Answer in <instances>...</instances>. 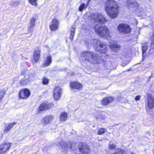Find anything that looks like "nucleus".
<instances>
[{
	"label": "nucleus",
	"instance_id": "obj_21",
	"mask_svg": "<svg viewBox=\"0 0 154 154\" xmlns=\"http://www.w3.org/2000/svg\"><path fill=\"white\" fill-rule=\"evenodd\" d=\"M71 87L72 88L80 90L82 88V85L81 83L75 82H72L70 83Z\"/></svg>",
	"mask_w": 154,
	"mask_h": 154
},
{
	"label": "nucleus",
	"instance_id": "obj_11",
	"mask_svg": "<svg viewBox=\"0 0 154 154\" xmlns=\"http://www.w3.org/2000/svg\"><path fill=\"white\" fill-rule=\"evenodd\" d=\"M54 119V117L52 115H48L41 120L42 123L44 125L48 124L52 121Z\"/></svg>",
	"mask_w": 154,
	"mask_h": 154
},
{
	"label": "nucleus",
	"instance_id": "obj_24",
	"mask_svg": "<svg viewBox=\"0 0 154 154\" xmlns=\"http://www.w3.org/2000/svg\"><path fill=\"white\" fill-rule=\"evenodd\" d=\"M52 62L51 57L50 56H48L46 59L45 61V63L43 64L44 67H46L49 66Z\"/></svg>",
	"mask_w": 154,
	"mask_h": 154
},
{
	"label": "nucleus",
	"instance_id": "obj_12",
	"mask_svg": "<svg viewBox=\"0 0 154 154\" xmlns=\"http://www.w3.org/2000/svg\"><path fill=\"white\" fill-rule=\"evenodd\" d=\"M61 88L60 87H56L55 88L54 91V96L55 99H59L61 95Z\"/></svg>",
	"mask_w": 154,
	"mask_h": 154
},
{
	"label": "nucleus",
	"instance_id": "obj_20",
	"mask_svg": "<svg viewBox=\"0 0 154 154\" xmlns=\"http://www.w3.org/2000/svg\"><path fill=\"white\" fill-rule=\"evenodd\" d=\"M40 50L38 48L35 50L34 51L33 59L35 62L37 63L38 61L40 58Z\"/></svg>",
	"mask_w": 154,
	"mask_h": 154
},
{
	"label": "nucleus",
	"instance_id": "obj_35",
	"mask_svg": "<svg viewBox=\"0 0 154 154\" xmlns=\"http://www.w3.org/2000/svg\"><path fill=\"white\" fill-rule=\"evenodd\" d=\"M105 129L104 128H101L98 131V134L99 135L102 134L105 132Z\"/></svg>",
	"mask_w": 154,
	"mask_h": 154
},
{
	"label": "nucleus",
	"instance_id": "obj_41",
	"mask_svg": "<svg viewBox=\"0 0 154 154\" xmlns=\"http://www.w3.org/2000/svg\"><path fill=\"white\" fill-rule=\"evenodd\" d=\"M153 154H154V150H153Z\"/></svg>",
	"mask_w": 154,
	"mask_h": 154
},
{
	"label": "nucleus",
	"instance_id": "obj_4",
	"mask_svg": "<svg viewBox=\"0 0 154 154\" xmlns=\"http://www.w3.org/2000/svg\"><path fill=\"white\" fill-rule=\"evenodd\" d=\"M128 8L133 11H136L139 7L138 3L134 0H128L126 2Z\"/></svg>",
	"mask_w": 154,
	"mask_h": 154
},
{
	"label": "nucleus",
	"instance_id": "obj_31",
	"mask_svg": "<svg viewBox=\"0 0 154 154\" xmlns=\"http://www.w3.org/2000/svg\"><path fill=\"white\" fill-rule=\"evenodd\" d=\"M28 2L30 4L35 7L38 6L37 0H28Z\"/></svg>",
	"mask_w": 154,
	"mask_h": 154
},
{
	"label": "nucleus",
	"instance_id": "obj_6",
	"mask_svg": "<svg viewBox=\"0 0 154 154\" xmlns=\"http://www.w3.org/2000/svg\"><path fill=\"white\" fill-rule=\"evenodd\" d=\"M118 30L120 32L126 34L129 33L131 30V29L128 25L121 24L119 26Z\"/></svg>",
	"mask_w": 154,
	"mask_h": 154
},
{
	"label": "nucleus",
	"instance_id": "obj_37",
	"mask_svg": "<svg viewBox=\"0 0 154 154\" xmlns=\"http://www.w3.org/2000/svg\"><path fill=\"white\" fill-rule=\"evenodd\" d=\"M109 147L110 149H112L116 148V146L113 144H109Z\"/></svg>",
	"mask_w": 154,
	"mask_h": 154
},
{
	"label": "nucleus",
	"instance_id": "obj_3",
	"mask_svg": "<svg viewBox=\"0 0 154 154\" xmlns=\"http://www.w3.org/2000/svg\"><path fill=\"white\" fill-rule=\"evenodd\" d=\"M82 59L92 63H100L103 61V59L97 54L90 52H84L82 53Z\"/></svg>",
	"mask_w": 154,
	"mask_h": 154
},
{
	"label": "nucleus",
	"instance_id": "obj_36",
	"mask_svg": "<svg viewBox=\"0 0 154 154\" xmlns=\"http://www.w3.org/2000/svg\"><path fill=\"white\" fill-rule=\"evenodd\" d=\"M42 83L44 85L47 84L48 83V80L45 77H44L43 79Z\"/></svg>",
	"mask_w": 154,
	"mask_h": 154
},
{
	"label": "nucleus",
	"instance_id": "obj_28",
	"mask_svg": "<svg viewBox=\"0 0 154 154\" xmlns=\"http://www.w3.org/2000/svg\"><path fill=\"white\" fill-rule=\"evenodd\" d=\"M29 81V79L26 76L25 77L24 79L22 80L20 82V85L21 86H24L28 84Z\"/></svg>",
	"mask_w": 154,
	"mask_h": 154
},
{
	"label": "nucleus",
	"instance_id": "obj_1",
	"mask_svg": "<svg viewBox=\"0 0 154 154\" xmlns=\"http://www.w3.org/2000/svg\"><path fill=\"white\" fill-rule=\"evenodd\" d=\"M90 17L92 20L96 22L94 26L95 32L103 38L108 36L109 32L108 29L102 24L106 21L105 18L102 15L98 14H91Z\"/></svg>",
	"mask_w": 154,
	"mask_h": 154
},
{
	"label": "nucleus",
	"instance_id": "obj_25",
	"mask_svg": "<svg viewBox=\"0 0 154 154\" xmlns=\"http://www.w3.org/2000/svg\"><path fill=\"white\" fill-rule=\"evenodd\" d=\"M120 46L116 43L114 42L110 46L111 49L114 52H116L120 49Z\"/></svg>",
	"mask_w": 154,
	"mask_h": 154
},
{
	"label": "nucleus",
	"instance_id": "obj_17",
	"mask_svg": "<svg viewBox=\"0 0 154 154\" xmlns=\"http://www.w3.org/2000/svg\"><path fill=\"white\" fill-rule=\"evenodd\" d=\"M36 19L34 17H32L30 21V25L28 27V32H32L33 31V28L35 25V22Z\"/></svg>",
	"mask_w": 154,
	"mask_h": 154
},
{
	"label": "nucleus",
	"instance_id": "obj_27",
	"mask_svg": "<svg viewBox=\"0 0 154 154\" xmlns=\"http://www.w3.org/2000/svg\"><path fill=\"white\" fill-rule=\"evenodd\" d=\"M20 2L18 0H12L10 3V5L12 7H16L20 3Z\"/></svg>",
	"mask_w": 154,
	"mask_h": 154
},
{
	"label": "nucleus",
	"instance_id": "obj_19",
	"mask_svg": "<svg viewBox=\"0 0 154 154\" xmlns=\"http://www.w3.org/2000/svg\"><path fill=\"white\" fill-rule=\"evenodd\" d=\"M71 145V143H69V144H68L67 143L62 141L59 144V146L60 148V147L64 150H67L68 148L72 149Z\"/></svg>",
	"mask_w": 154,
	"mask_h": 154
},
{
	"label": "nucleus",
	"instance_id": "obj_2",
	"mask_svg": "<svg viewBox=\"0 0 154 154\" xmlns=\"http://www.w3.org/2000/svg\"><path fill=\"white\" fill-rule=\"evenodd\" d=\"M104 9L107 14L111 18H116L118 14L119 7L114 0H107L105 2Z\"/></svg>",
	"mask_w": 154,
	"mask_h": 154
},
{
	"label": "nucleus",
	"instance_id": "obj_18",
	"mask_svg": "<svg viewBox=\"0 0 154 154\" xmlns=\"http://www.w3.org/2000/svg\"><path fill=\"white\" fill-rule=\"evenodd\" d=\"M52 104L49 103H43L39 107V110L42 111L51 108L52 106Z\"/></svg>",
	"mask_w": 154,
	"mask_h": 154
},
{
	"label": "nucleus",
	"instance_id": "obj_33",
	"mask_svg": "<svg viewBox=\"0 0 154 154\" xmlns=\"http://www.w3.org/2000/svg\"><path fill=\"white\" fill-rule=\"evenodd\" d=\"M148 46L147 44H146L145 45L143 46L142 47V50L143 51V55L144 54L146 53V52Z\"/></svg>",
	"mask_w": 154,
	"mask_h": 154
},
{
	"label": "nucleus",
	"instance_id": "obj_34",
	"mask_svg": "<svg viewBox=\"0 0 154 154\" xmlns=\"http://www.w3.org/2000/svg\"><path fill=\"white\" fill-rule=\"evenodd\" d=\"M114 154H127V153L124 150L120 149L117 150Z\"/></svg>",
	"mask_w": 154,
	"mask_h": 154
},
{
	"label": "nucleus",
	"instance_id": "obj_32",
	"mask_svg": "<svg viewBox=\"0 0 154 154\" xmlns=\"http://www.w3.org/2000/svg\"><path fill=\"white\" fill-rule=\"evenodd\" d=\"M140 29L139 28H137L135 29L134 33L136 37H137L140 34Z\"/></svg>",
	"mask_w": 154,
	"mask_h": 154
},
{
	"label": "nucleus",
	"instance_id": "obj_23",
	"mask_svg": "<svg viewBox=\"0 0 154 154\" xmlns=\"http://www.w3.org/2000/svg\"><path fill=\"white\" fill-rule=\"evenodd\" d=\"M94 118L98 120H104L106 119L105 115L101 113H97L94 116Z\"/></svg>",
	"mask_w": 154,
	"mask_h": 154
},
{
	"label": "nucleus",
	"instance_id": "obj_8",
	"mask_svg": "<svg viewBox=\"0 0 154 154\" xmlns=\"http://www.w3.org/2000/svg\"><path fill=\"white\" fill-rule=\"evenodd\" d=\"M30 92L29 90L26 89H22L19 93V97L22 99H27L30 95Z\"/></svg>",
	"mask_w": 154,
	"mask_h": 154
},
{
	"label": "nucleus",
	"instance_id": "obj_5",
	"mask_svg": "<svg viewBox=\"0 0 154 154\" xmlns=\"http://www.w3.org/2000/svg\"><path fill=\"white\" fill-rule=\"evenodd\" d=\"M78 147L79 151L82 154H89L91 152L90 148L86 144L81 143Z\"/></svg>",
	"mask_w": 154,
	"mask_h": 154
},
{
	"label": "nucleus",
	"instance_id": "obj_14",
	"mask_svg": "<svg viewBox=\"0 0 154 154\" xmlns=\"http://www.w3.org/2000/svg\"><path fill=\"white\" fill-rule=\"evenodd\" d=\"M101 42L98 40L97 39H93L88 40L85 41V43L88 45H92L95 47L98 46L100 44Z\"/></svg>",
	"mask_w": 154,
	"mask_h": 154
},
{
	"label": "nucleus",
	"instance_id": "obj_16",
	"mask_svg": "<svg viewBox=\"0 0 154 154\" xmlns=\"http://www.w3.org/2000/svg\"><path fill=\"white\" fill-rule=\"evenodd\" d=\"M150 39L151 43L150 45V49L149 50V53L150 54H152L153 49H154V31L150 34Z\"/></svg>",
	"mask_w": 154,
	"mask_h": 154
},
{
	"label": "nucleus",
	"instance_id": "obj_7",
	"mask_svg": "<svg viewBox=\"0 0 154 154\" xmlns=\"http://www.w3.org/2000/svg\"><path fill=\"white\" fill-rule=\"evenodd\" d=\"M146 106V109L147 110H148L149 109H152L154 107V98L151 95H148Z\"/></svg>",
	"mask_w": 154,
	"mask_h": 154
},
{
	"label": "nucleus",
	"instance_id": "obj_13",
	"mask_svg": "<svg viewBox=\"0 0 154 154\" xmlns=\"http://www.w3.org/2000/svg\"><path fill=\"white\" fill-rule=\"evenodd\" d=\"M58 21L57 19L54 18L52 20L50 26V28L51 31H55L58 29Z\"/></svg>",
	"mask_w": 154,
	"mask_h": 154
},
{
	"label": "nucleus",
	"instance_id": "obj_26",
	"mask_svg": "<svg viewBox=\"0 0 154 154\" xmlns=\"http://www.w3.org/2000/svg\"><path fill=\"white\" fill-rule=\"evenodd\" d=\"M91 0H88L87 3L86 5L85 4H82L80 6L79 8V11H82L84 9H85L87 7L89 3Z\"/></svg>",
	"mask_w": 154,
	"mask_h": 154
},
{
	"label": "nucleus",
	"instance_id": "obj_9",
	"mask_svg": "<svg viewBox=\"0 0 154 154\" xmlns=\"http://www.w3.org/2000/svg\"><path fill=\"white\" fill-rule=\"evenodd\" d=\"M11 146V143H2L0 145V154H3L4 153L8 151Z\"/></svg>",
	"mask_w": 154,
	"mask_h": 154
},
{
	"label": "nucleus",
	"instance_id": "obj_15",
	"mask_svg": "<svg viewBox=\"0 0 154 154\" xmlns=\"http://www.w3.org/2000/svg\"><path fill=\"white\" fill-rule=\"evenodd\" d=\"M114 100V99L111 97H107L103 98L101 101V104L104 106H106Z\"/></svg>",
	"mask_w": 154,
	"mask_h": 154
},
{
	"label": "nucleus",
	"instance_id": "obj_30",
	"mask_svg": "<svg viewBox=\"0 0 154 154\" xmlns=\"http://www.w3.org/2000/svg\"><path fill=\"white\" fill-rule=\"evenodd\" d=\"M75 30L74 27L72 26L70 30V35L69 37V38L71 40H72L73 39L74 36L75 35Z\"/></svg>",
	"mask_w": 154,
	"mask_h": 154
},
{
	"label": "nucleus",
	"instance_id": "obj_38",
	"mask_svg": "<svg viewBox=\"0 0 154 154\" xmlns=\"http://www.w3.org/2000/svg\"><path fill=\"white\" fill-rule=\"evenodd\" d=\"M129 63V61H124L122 63V66L124 67L127 65Z\"/></svg>",
	"mask_w": 154,
	"mask_h": 154
},
{
	"label": "nucleus",
	"instance_id": "obj_22",
	"mask_svg": "<svg viewBox=\"0 0 154 154\" xmlns=\"http://www.w3.org/2000/svg\"><path fill=\"white\" fill-rule=\"evenodd\" d=\"M16 124L15 122L8 123L5 126L4 132L5 133H8L11 131V128Z\"/></svg>",
	"mask_w": 154,
	"mask_h": 154
},
{
	"label": "nucleus",
	"instance_id": "obj_10",
	"mask_svg": "<svg viewBox=\"0 0 154 154\" xmlns=\"http://www.w3.org/2000/svg\"><path fill=\"white\" fill-rule=\"evenodd\" d=\"M107 49L106 45L102 42H101L95 49L97 51L100 53H103L104 54L106 53Z\"/></svg>",
	"mask_w": 154,
	"mask_h": 154
},
{
	"label": "nucleus",
	"instance_id": "obj_39",
	"mask_svg": "<svg viewBox=\"0 0 154 154\" xmlns=\"http://www.w3.org/2000/svg\"><path fill=\"white\" fill-rule=\"evenodd\" d=\"M140 96H139V95L135 97V100H140Z\"/></svg>",
	"mask_w": 154,
	"mask_h": 154
},
{
	"label": "nucleus",
	"instance_id": "obj_40",
	"mask_svg": "<svg viewBox=\"0 0 154 154\" xmlns=\"http://www.w3.org/2000/svg\"><path fill=\"white\" fill-rule=\"evenodd\" d=\"M131 154H135L133 152H132L131 153Z\"/></svg>",
	"mask_w": 154,
	"mask_h": 154
},
{
	"label": "nucleus",
	"instance_id": "obj_29",
	"mask_svg": "<svg viewBox=\"0 0 154 154\" xmlns=\"http://www.w3.org/2000/svg\"><path fill=\"white\" fill-rule=\"evenodd\" d=\"M60 119L61 121H66V120L67 119L66 113L65 112H62L60 115Z\"/></svg>",
	"mask_w": 154,
	"mask_h": 154
}]
</instances>
